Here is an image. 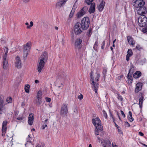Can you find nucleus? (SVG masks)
<instances>
[{"label":"nucleus","mask_w":147,"mask_h":147,"mask_svg":"<svg viewBox=\"0 0 147 147\" xmlns=\"http://www.w3.org/2000/svg\"><path fill=\"white\" fill-rule=\"evenodd\" d=\"M74 112L76 114H77L78 113L77 109L76 107L74 109Z\"/></svg>","instance_id":"obj_51"},{"label":"nucleus","mask_w":147,"mask_h":147,"mask_svg":"<svg viewBox=\"0 0 147 147\" xmlns=\"http://www.w3.org/2000/svg\"><path fill=\"white\" fill-rule=\"evenodd\" d=\"M141 74H142L140 71H137L133 74V76L134 78H137L140 77Z\"/></svg>","instance_id":"obj_22"},{"label":"nucleus","mask_w":147,"mask_h":147,"mask_svg":"<svg viewBox=\"0 0 147 147\" xmlns=\"http://www.w3.org/2000/svg\"><path fill=\"white\" fill-rule=\"evenodd\" d=\"M34 118L33 114L31 113L29 114L28 118V123L30 125H32Z\"/></svg>","instance_id":"obj_14"},{"label":"nucleus","mask_w":147,"mask_h":147,"mask_svg":"<svg viewBox=\"0 0 147 147\" xmlns=\"http://www.w3.org/2000/svg\"><path fill=\"white\" fill-rule=\"evenodd\" d=\"M139 134L142 136H143V135H144L143 133H142L141 132H139Z\"/></svg>","instance_id":"obj_54"},{"label":"nucleus","mask_w":147,"mask_h":147,"mask_svg":"<svg viewBox=\"0 0 147 147\" xmlns=\"http://www.w3.org/2000/svg\"><path fill=\"white\" fill-rule=\"evenodd\" d=\"M105 2H104L102 0V1L101 2L100 4L98 6V10L100 11H102L105 5Z\"/></svg>","instance_id":"obj_18"},{"label":"nucleus","mask_w":147,"mask_h":147,"mask_svg":"<svg viewBox=\"0 0 147 147\" xmlns=\"http://www.w3.org/2000/svg\"><path fill=\"white\" fill-rule=\"evenodd\" d=\"M142 86L143 84L142 83H138L136 85V87L135 89V92L137 93L141 90L142 89Z\"/></svg>","instance_id":"obj_12"},{"label":"nucleus","mask_w":147,"mask_h":147,"mask_svg":"<svg viewBox=\"0 0 147 147\" xmlns=\"http://www.w3.org/2000/svg\"><path fill=\"white\" fill-rule=\"evenodd\" d=\"M25 90L27 93H29L30 86L28 84L25 85Z\"/></svg>","instance_id":"obj_30"},{"label":"nucleus","mask_w":147,"mask_h":147,"mask_svg":"<svg viewBox=\"0 0 147 147\" xmlns=\"http://www.w3.org/2000/svg\"><path fill=\"white\" fill-rule=\"evenodd\" d=\"M6 101L8 103H11L12 101V99L11 97L7 98L6 99Z\"/></svg>","instance_id":"obj_38"},{"label":"nucleus","mask_w":147,"mask_h":147,"mask_svg":"<svg viewBox=\"0 0 147 147\" xmlns=\"http://www.w3.org/2000/svg\"><path fill=\"white\" fill-rule=\"evenodd\" d=\"M132 74L128 73L127 75V77L128 78V81L129 82V83H131L132 82Z\"/></svg>","instance_id":"obj_25"},{"label":"nucleus","mask_w":147,"mask_h":147,"mask_svg":"<svg viewBox=\"0 0 147 147\" xmlns=\"http://www.w3.org/2000/svg\"><path fill=\"white\" fill-rule=\"evenodd\" d=\"M96 74H97V76L95 78V80H96L97 82H98L99 80V78L100 76V75L99 73H97V72H96Z\"/></svg>","instance_id":"obj_36"},{"label":"nucleus","mask_w":147,"mask_h":147,"mask_svg":"<svg viewBox=\"0 0 147 147\" xmlns=\"http://www.w3.org/2000/svg\"><path fill=\"white\" fill-rule=\"evenodd\" d=\"M105 45V41H104L102 42V45L101 46V48L102 49H104Z\"/></svg>","instance_id":"obj_46"},{"label":"nucleus","mask_w":147,"mask_h":147,"mask_svg":"<svg viewBox=\"0 0 147 147\" xmlns=\"http://www.w3.org/2000/svg\"><path fill=\"white\" fill-rule=\"evenodd\" d=\"M77 7V5H76L75 4H74L73 6V8L71 10L73 11V12H74L76 9Z\"/></svg>","instance_id":"obj_44"},{"label":"nucleus","mask_w":147,"mask_h":147,"mask_svg":"<svg viewBox=\"0 0 147 147\" xmlns=\"http://www.w3.org/2000/svg\"><path fill=\"white\" fill-rule=\"evenodd\" d=\"M138 22L140 26L144 27L147 24V18L144 15H141L138 18Z\"/></svg>","instance_id":"obj_5"},{"label":"nucleus","mask_w":147,"mask_h":147,"mask_svg":"<svg viewBox=\"0 0 147 147\" xmlns=\"http://www.w3.org/2000/svg\"><path fill=\"white\" fill-rule=\"evenodd\" d=\"M48 121V119H47L45 120V121L44 122V123L42 125V129H44L45 128V127H47V122Z\"/></svg>","instance_id":"obj_29"},{"label":"nucleus","mask_w":147,"mask_h":147,"mask_svg":"<svg viewBox=\"0 0 147 147\" xmlns=\"http://www.w3.org/2000/svg\"><path fill=\"white\" fill-rule=\"evenodd\" d=\"M98 131H100L98 130H97V129L96 128V129H95V134L96 135H98L99 134Z\"/></svg>","instance_id":"obj_48"},{"label":"nucleus","mask_w":147,"mask_h":147,"mask_svg":"<svg viewBox=\"0 0 147 147\" xmlns=\"http://www.w3.org/2000/svg\"><path fill=\"white\" fill-rule=\"evenodd\" d=\"M82 41V40L80 38H77L76 40L75 43L76 48L80 49L81 48V43Z\"/></svg>","instance_id":"obj_10"},{"label":"nucleus","mask_w":147,"mask_h":147,"mask_svg":"<svg viewBox=\"0 0 147 147\" xmlns=\"http://www.w3.org/2000/svg\"><path fill=\"white\" fill-rule=\"evenodd\" d=\"M98 44V42L96 41L95 42L94 45L96 46V47H97V46Z\"/></svg>","instance_id":"obj_58"},{"label":"nucleus","mask_w":147,"mask_h":147,"mask_svg":"<svg viewBox=\"0 0 147 147\" xmlns=\"http://www.w3.org/2000/svg\"><path fill=\"white\" fill-rule=\"evenodd\" d=\"M125 123L126 124L128 125V127H130L131 126L130 124L127 121H126L125 122Z\"/></svg>","instance_id":"obj_53"},{"label":"nucleus","mask_w":147,"mask_h":147,"mask_svg":"<svg viewBox=\"0 0 147 147\" xmlns=\"http://www.w3.org/2000/svg\"><path fill=\"white\" fill-rule=\"evenodd\" d=\"M3 49L4 52H5V53L3 57H5V56H6V58H7V53L8 51V48L6 47H4Z\"/></svg>","instance_id":"obj_28"},{"label":"nucleus","mask_w":147,"mask_h":147,"mask_svg":"<svg viewBox=\"0 0 147 147\" xmlns=\"http://www.w3.org/2000/svg\"><path fill=\"white\" fill-rule=\"evenodd\" d=\"M129 114L128 119L131 122H132L134 120V118L132 117V113L131 111L129 112Z\"/></svg>","instance_id":"obj_27"},{"label":"nucleus","mask_w":147,"mask_h":147,"mask_svg":"<svg viewBox=\"0 0 147 147\" xmlns=\"http://www.w3.org/2000/svg\"><path fill=\"white\" fill-rule=\"evenodd\" d=\"M111 116H112V119H113V122L114 123H115V125L116 126V127H118V125L116 124V122H115V119H114V117H113V115H112H112H111Z\"/></svg>","instance_id":"obj_45"},{"label":"nucleus","mask_w":147,"mask_h":147,"mask_svg":"<svg viewBox=\"0 0 147 147\" xmlns=\"http://www.w3.org/2000/svg\"><path fill=\"white\" fill-rule=\"evenodd\" d=\"M16 66L18 69H20L22 67L21 61L18 56H17L16 58Z\"/></svg>","instance_id":"obj_11"},{"label":"nucleus","mask_w":147,"mask_h":147,"mask_svg":"<svg viewBox=\"0 0 147 147\" xmlns=\"http://www.w3.org/2000/svg\"><path fill=\"white\" fill-rule=\"evenodd\" d=\"M23 2L27 3L30 0H22Z\"/></svg>","instance_id":"obj_56"},{"label":"nucleus","mask_w":147,"mask_h":147,"mask_svg":"<svg viewBox=\"0 0 147 147\" xmlns=\"http://www.w3.org/2000/svg\"><path fill=\"white\" fill-rule=\"evenodd\" d=\"M93 72L92 71H91L90 73V76L91 79V80L92 82L91 84L93 86V88L95 92L97 93L99 84L98 83H96L95 82H94V77L92 76Z\"/></svg>","instance_id":"obj_7"},{"label":"nucleus","mask_w":147,"mask_h":147,"mask_svg":"<svg viewBox=\"0 0 147 147\" xmlns=\"http://www.w3.org/2000/svg\"><path fill=\"white\" fill-rule=\"evenodd\" d=\"M35 82L36 84H37L39 83V81L38 80H36L35 81Z\"/></svg>","instance_id":"obj_59"},{"label":"nucleus","mask_w":147,"mask_h":147,"mask_svg":"<svg viewBox=\"0 0 147 147\" xmlns=\"http://www.w3.org/2000/svg\"><path fill=\"white\" fill-rule=\"evenodd\" d=\"M7 121H3L2 124V135L3 134H5L7 129Z\"/></svg>","instance_id":"obj_15"},{"label":"nucleus","mask_w":147,"mask_h":147,"mask_svg":"<svg viewBox=\"0 0 147 147\" xmlns=\"http://www.w3.org/2000/svg\"><path fill=\"white\" fill-rule=\"evenodd\" d=\"M88 8L86 6H84L81 10L77 14V17L79 18L84 15L87 11Z\"/></svg>","instance_id":"obj_9"},{"label":"nucleus","mask_w":147,"mask_h":147,"mask_svg":"<svg viewBox=\"0 0 147 147\" xmlns=\"http://www.w3.org/2000/svg\"><path fill=\"white\" fill-rule=\"evenodd\" d=\"M133 55V53L132 50L131 49H128L127 51V54L126 56V59L127 61L129 60V58Z\"/></svg>","instance_id":"obj_19"},{"label":"nucleus","mask_w":147,"mask_h":147,"mask_svg":"<svg viewBox=\"0 0 147 147\" xmlns=\"http://www.w3.org/2000/svg\"><path fill=\"white\" fill-rule=\"evenodd\" d=\"M93 49L94 50H95V51H96L97 50V47H96V46L94 45L93 47Z\"/></svg>","instance_id":"obj_55"},{"label":"nucleus","mask_w":147,"mask_h":147,"mask_svg":"<svg viewBox=\"0 0 147 147\" xmlns=\"http://www.w3.org/2000/svg\"><path fill=\"white\" fill-rule=\"evenodd\" d=\"M8 59L7 58L3 57V66L4 69H7L8 67Z\"/></svg>","instance_id":"obj_13"},{"label":"nucleus","mask_w":147,"mask_h":147,"mask_svg":"<svg viewBox=\"0 0 147 147\" xmlns=\"http://www.w3.org/2000/svg\"><path fill=\"white\" fill-rule=\"evenodd\" d=\"M123 77V76L121 75L119 76H118L117 78L119 80H121V78Z\"/></svg>","instance_id":"obj_52"},{"label":"nucleus","mask_w":147,"mask_h":147,"mask_svg":"<svg viewBox=\"0 0 147 147\" xmlns=\"http://www.w3.org/2000/svg\"><path fill=\"white\" fill-rule=\"evenodd\" d=\"M46 101L48 102H50L51 100V99L49 98H46Z\"/></svg>","instance_id":"obj_49"},{"label":"nucleus","mask_w":147,"mask_h":147,"mask_svg":"<svg viewBox=\"0 0 147 147\" xmlns=\"http://www.w3.org/2000/svg\"><path fill=\"white\" fill-rule=\"evenodd\" d=\"M112 146L113 147H117V146L116 145H114L113 143L112 144Z\"/></svg>","instance_id":"obj_60"},{"label":"nucleus","mask_w":147,"mask_h":147,"mask_svg":"<svg viewBox=\"0 0 147 147\" xmlns=\"http://www.w3.org/2000/svg\"><path fill=\"white\" fill-rule=\"evenodd\" d=\"M25 105V103L24 102H22V105L23 106L24 105Z\"/></svg>","instance_id":"obj_62"},{"label":"nucleus","mask_w":147,"mask_h":147,"mask_svg":"<svg viewBox=\"0 0 147 147\" xmlns=\"http://www.w3.org/2000/svg\"><path fill=\"white\" fill-rule=\"evenodd\" d=\"M90 20L88 17H86L84 18L81 20L80 23V26L82 30L87 29L89 26Z\"/></svg>","instance_id":"obj_3"},{"label":"nucleus","mask_w":147,"mask_h":147,"mask_svg":"<svg viewBox=\"0 0 147 147\" xmlns=\"http://www.w3.org/2000/svg\"><path fill=\"white\" fill-rule=\"evenodd\" d=\"M23 119L24 117L22 116L18 117L16 118V119L19 120H23Z\"/></svg>","instance_id":"obj_41"},{"label":"nucleus","mask_w":147,"mask_h":147,"mask_svg":"<svg viewBox=\"0 0 147 147\" xmlns=\"http://www.w3.org/2000/svg\"><path fill=\"white\" fill-rule=\"evenodd\" d=\"M80 23L79 22H77L75 24L74 30V32L76 35H78L81 33L82 32L83 30L80 25Z\"/></svg>","instance_id":"obj_6"},{"label":"nucleus","mask_w":147,"mask_h":147,"mask_svg":"<svg viewBox=\"0 0 147 147\" xmlns=\"http://www.w3.org/2000/svg\"><path fill=\"white\" fill-rule=\"evenodd\" d=\"M28 52V51H25L24 50L23 57L24 58H26L27 57Z\"/></svg>","instance_id":"obj_32"},{"label":"nucleus","mask_w":147,"mask_h":147,"mask_svg":"<svg viewBox=\"0 0 147 147\" xmlns=\"http://www.w3.org/2000/svg\"><path fill=\"white\" fill-rule=\"evenodd\" d=\"M68 112L67 105L64 104H63L61 108L60 111V114L62 115L63 116H67V114Z\"/></svg>","instance_id":"obj_8"},{"label":"nucleus","mask_w":147,"mask_h":147,"mask_svg":"<svg viewBox=\"0 0 147 147\" xmlns=\"http://www.w3.org/2000/svg\"><path fill=\"white\" fill-rule=\"evenodd\" d=\"M74 12H73V11L72 10L71 11L69 15V17L70 18L72 17Z\"/></svg>","instance_id":"obj_47"},{"label":"nucleus","mask_w":147,"mask_h":147,"mask_svg":"<svg viewBox=\"0 0 147 147\" xmlns=\"http://www.w3.org/2000/svg\"><path fill=\"white\" fill-rule=\"evenodd\" d=\"M117 98L118 99L120 100L122 102L123 98L120 94H118Z\"/></svg>","instance_id":"obj_40"},{"label":"nucleus","mask_w":147,"mask_h":147,"mask_svg":"<svg viewBox=\"0 0 147 147\" xmlns=\"http://www.w3.org/2000/svg\"><path fill=\"white\" fill-rule=\"evenodd\" d=\"M93 1V0H85V2L88 5H90L92 3V2Z\"/></svg>","instance_id":"obj_34"},{"label":"nucleus","mask_w":147,"mask_h":147,"mask_svg":"<svg viewBox=\"0 0 147 147\" xmlns=\"http://www.w3.org/2000/svg\"><path fill=\"white\" fill-rule=\"evenodd\" d=\"M117 115H118V118H119V119L120 121H121V118H120V116H119V114H118V112H117Z\"/></svg>","instance_id":"obj_57"},{"label":"nucleus","mask_w":147,"mask_h":147,"mask_svg":"<svg viewBox=\"0 0 147 147\" xmlns=\"http://www.w3.org/2000/svg\"><path fill=\"white\" fill-rule=\"evenodd\" d=\"M83 98V95L81 94L79 95L78 97V98L80 100H81Z\"/></svg>","instance_id":"obj_43"},{"label":"nucleus","mask_w":147,"mask_h":147,"mask_svg":"<svg viewBox=\"0 0 147 147\" xmlns=\"http://www.w3.org/2000/svg\"><path fill=\"white\" fill-rule=\"evenodd\" d=\"M127 39L128 42L130 45H133L135 44V41L133 40L132 38L130 36H127Z\"/></svg>","instance_id":"obj_21"},{"label":"nucleus","mask_w":147,"mask_h":147,"mask_svg":"<svg viewBox=\"0 0 147 147\" xmlns=\"http://www.w3.org/2000/svg\"><path fill=\"white\" fill-rule=\"evenodd\" d=\"M140 98L139 99V104L140 107L142 108V104L144 100V97L143 96V94L142 93L140 94Z\"/></svg>","instance_id":"obj_17"},{"label":"nucleus","mask_w":147,"mask_h":147,"mask_svg":"<svg viewBox=\"0 0 147 147\" xmlns=\"http://www.w3.org/2000/svg\"><path fill=\"white\" fill-rule=\"evenodd\" d=\"M92 33V29L91 28H90L88 30L87 34V35L89 37H90Z\"/></svg>","instance_id":"obj_35"},{"label":"nucleus","mask_w":147,"mask_h":147,"mask_svg":"<svg viewBox=\"0 0 147 147\" xmlns=\"http://www.w3.org/2000/svg\"><path fill=\"white\" fill-rule=\"evenodd\" d=\"M134 69V66L132 64H131L130 66V69L129 70V73L133 74Z\"/></svg>","instance_id":"obj_31"},{"label":"nucleus","mask_w":147,"mask_h":147,"mask_svg":"<svg viewBox=\"0 0 147 147\" xmlns=\"http://www.w3.org/2000/svg\"><path fill=\"white\" fill-rule=\"evenodd\" d=\"M121 112L122 115L123 116V117L124 118L125 117V114H124L123 111H122L121 110Z\"/></svg>","instance_id":"obj_50"},{"label":"nucleus","mask_w":147,"mask_h":147,"mask_svg":"<svg viewBox=\"0 0 147 147\" xmlns=\"http://www.w3.org/2000/svg\"><path fill=\"white\" fill-rule=\"evenodd\" d=\"M55 28L56 30H57L58 29V28L57 26L55 27Z\"/></svg>","instance_id":"obj_64"},{"label":"nucleus","mask_w":147,"mask_h":147,"mask_svg":"<svg viewBox=\"0 0 147 147\" xmlns=\"http://www.w3.org/2000/svg\"><path fill=\"white\" fill-rule=\"evenodd\" d=\"M30 44L28 43H27L24 46V50L27 51H29L30 49Z\"/></svg>","instance_id":"obj_24"},{"label":"nucleus","mask_w":147,"mask_h":147,"mask_svg":"<svg viewBox=\"0 0 147 147\" xmlns=\"http://www.w3.org/2000/svg\"><path fill=\"white\" fill-rule=\"evenodd\" d=\"M48 57V54L46 51L43 52L41 55L40 58V62L38 67V71L40 72L43 67L44 66L47 60Z\"/></svg>","instance_id":"obj_2"},{"label":"nucleus","mask_w":147,"mask_h":147,"mask_svg":"<svg viewBox=\"0 0 147 147\" xmlns=\"http://www.w3.org/2000/svg\"><path fill=\"white\" fill-rule=\"evenodd\" d=\"M42 95V92L41 91H39L37 94V97L38 98H41V96Z\"/></svg>","instance_id":"obj_33"},{"label":"nucleus","mask_w":147,"mask_h":147,"mask_svg":"<svg viewBox=\"0 0 147 147\" xmlns=\"http://www.w3.org/2000/svg\"><path fill=\"white\" fill-rule=\"evenodd\" d=\"M100 119L98 117L92 119V123L97 129V130H98L100 131H102L103 129V127L100 124Z\"/></svg>","instance_id":"obj_4"},{"label":"nucleus","mask_w":147,"mask_h":147,"mask_svg":"<svg viewBox=\"0 0 147 147\" xmlns=\"http://www.w3.org/2000/svg\"><path fill=\"white\" fill-rule=\"evenodd\" d=\"M103 113L104 115V116L106 118H107V114L106 112L104 110H103Z\"/></svg>","instance_id":"obj_42"},{"label":"nucleus","mask_w":147,"mask_h":147,"mask_svg":"<svg viewBox=\"0 0 147 147\" xmlns=\"http://www.w3.org/2000/svg\"><path fill=\"white\" fill-rule=\"evenodd\" d=\"M136 48L137 49L139 50L140 49V46L139 45H137L136 47Z\"/></svg>","instance_id":"obj_61"},{"label":"nucleus","mask_w":147,"mask_h":147,"mask_svg":"<svg viewBox=\"0 0 147 147\" xmlns=\"http://www.w3.org/2000/svg\"><path fill=\"white\" fill-rule=\"evenodd\" d=\"M3 100L0 97V114H2V112L3 111V109L5 108L4 107Z\"/></svg>","instance_id":"obj_20"},{"label":"nucleus","mask_w":147,"mask_h":147,"mask_svg":"<svg viewBox=\"0 0 147 147\" xmlns=\"http://www.w3.org/2000/svg\"><path fill=\"white\" fill-rule=\"evenodd\" d=\"M65 3L63 1L61 0L60 1L57 3L56 6L57 7L59 8L64 5Z\"/></svg>","instance_id":"obj_23"},{"label":"nucleus","mask_w":147,"mask_h":147,"mask_svg":"<svg viewBox=\"0 0 147 147\" xmlns=\"http://www.w3.org/2000/svg\"><path fill=\"white\" fill-rule=\"evenodd\" d=\"M95 4L94 3H92L90 7L88 10V11L90 13H94L95 11Z\"/></svg>","instance_id":"obj_16"},{"label":"nucleus","mask_w":147,"mask_h":147,"mask_svg":"<svg viewBox=\"0 0 147 147\" xmlns=\"http://www.w3.org/2000/svg\"><path fill=\"white\" fill-rule=\"evenodd\" d=\"M36 147H41V145H40L39 144H38V145H37Z\"/></svg>","instance_id":"obj_63"},{"label":"nucleus","mask_w":147,"mask_h":147,"mask_svg":"<svg viewBox=\"0 0 147 147\" xmlns=\"http://www.w3.org/2000/svg\"><path fill=\"white\" fill-rule=\"evenodd\" d=\"M107 68H104L103 70L102 74H103V75H104L103 76H104L105 77V76L106 74H107Z\"/></svg>","instance_id":"obj_37"},{"label":"nucleus","mask_w":147,"mask_h":147,"mask_svg":"<svg viewBox=\"0 0 147 147\" xmlns=\"http://www.w3.org/2000/svg\"><path fill=\"white\" fill-rule=\"evenodd\" d=\"M41 98H38V97H37V99H36V105L38 107L40 106L42 102Z\"/></svg>","instance_id":"obj_26"},{"label":"nucleus","mask_w":147,"mask_h":147,"mask_svg":"<svg viewBox=\"0 0 147 147\" xmlns=\"http://www.w3.org/2000/svg\"><path fill=\"white\" fill-rule=\"evenodd\" d=\"M145 4L144 1L143 0H136L133 3V5L137 8H139L137 10L138 13L140 16L147 13L146 8L143 6Z\"/></svg>","instance_id":"obj_1"},{"label":"nucleus","mask_w":147,"mask_h":147,"mask_svg":"<svg viewBox=\"0 0 147 147\" xmlns=\"http://www.w3.org/2000/svg\"><path fill=\"white\" fill-rule=\"evenodd\" d=\"M30 25L29 26H27V28L30 29L31 28V27H32L33 25V22L32 21H31L30 22Z\"/></svg>","instance_id":"obj_39"}]
</instances>
